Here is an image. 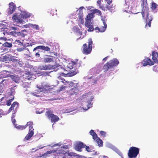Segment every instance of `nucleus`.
<instances>
[{
    "label": "nucleus",
    "instance_id": "f257e3e1",
    "mask_svg": "<svg viewBox=\"0 0 158 158\" xmlns=\"http://www.w3.org/2000/svg\"><path fill=\"white\" fill-rule=\"evenodd\" d=\"M142 3L141 4L142 7V15L143 19L146 21V24L145 26V27L146 28L148 26L149 27L151 26V21L152 20L153 18L150 16L148 18V15H149L148 13L149 9L148 6L147 0H142Z\"/></svg>",
    "mask_w": 158,
    "mask_h": 158
},
{
    "label": "nucleus",
    "instance_id": "f03ea898",
    "mask_svg": "<svg viewBox=\"0 0 158 158\" xmlns=\"http://www.w3.org/2000/svg\"><path fill=\"white\" fill-rule=\"evenodd\" d=\"M52 153H56L55 156H59L61 154H63L64 156L62 158H67V156H71V157H78L79 156L76 153L72 152H70L69 150L65 151L63 149L58 150V149H53L52 150L48 151L43 155L44 156H46L48 155L49 154Z\"/></svg>",
    "mask_w": 158,
    "mask_h": 158
},
{
    "label": "nucleus",
    "instance_id": "7ed1b4c3",
    "mask_svg": "<svg viewBox=\"0 0 158 158\" xmlns=\"http://www.w3.org/2000/svg\"><path fill=\"white\" fill-rule=\"evenodd\" d=\"M93 41L91 38H89L88 40V46L86 44H84L82 47V53L85 55H88L90 54L92 50Z\"/></svg>",
    "mask_w": 158,
    "mask_h": 158
},
{
    "label": "nucleus",
    "instance_id": "20e7f679",
    "mask_svg": "<svg viewBox=\"0 0 158 158\" xmlns=\"http://www.w3.org/2000/svg\"><path fill=\"white\" fill-rule=\"evenodd\" d=\"M139 153V150L137 148L132 147L129 150L128 155L130 158L136 157Z\"/></svg>",
    "mask_w": 158,
    "mask_h": 158
},
{
    "label": "nucleus",
    "instance_id": "39448f33",
    "mask_svg": "<svg viewBox=\"0 0 158 158\" xmlns=\"http://www.w3.org/2000/svg\"><path fill=\"white\" fill-rule=\"evenodd\" d=\"M46 115L48 118L50 119L51 122H56L59 120L60 118L58 116L52 113L51 111L50 110L47 111L45 113Z\"/></svg>",
    "mask_w": 158,
    "mask_h": 158
},
{
    "label": "nucleus",
    "instance_id": "423d86ee",
    "mask_svg": "<svg viewBox=\"0 0 158 158\" xmlns=\"http://www.w3.org/2000/svg\"><path fill=\"white\" fill-rule=\"evenodd\" d=\"M105 1L107 3V4L105 6H101V0H98L97 1V3L98 5L100 8L102 10H105L107 9L108 10H110L112 8V5L111 4L112 2V0H105Z\"/></svg>",
    "mask_w": 158,
    "mask_h": 158
},
{
    "label": "nucleus",
    "instance_id": "0eeeda50",
    "mask_svg": "<svg viewBox=\"0 0 158 158\" xmlns=\"http://www.w3.org/2000/svg\"><path fill=\"white\" fill-rule=\"evenodd\" d=\"M80 61H78L77 59H76L74 61H71L68 64L67 67L70 69H73L75 65L77 67H79L81 65Z\"/></svg>",
    "mask_w": 158,
    "mask_h": 158
},
{
    "label": "nucleus",
    "instance_id": "6e6552de",
    "mask_svg": "<svg viewBox=\"0 0 158 158\" xmlns=\"http://www.w3.org/2000/svg\"><path fill=\"white\" fill-rule=\"evenodd\" d=\"M9 7L7 9V13L8 15L12 14L15 10L16 6L13 2L9 3Z\"/></svg>",
    "mask_w": 158,
    "mask_h": 158
},
{
    "label": "nucleus",
    "instance_id": "1a4fd4ad",
    "mask_svg": "<svg viewBox=\"0 0 158 158\" xmlns=\"http://www.w3.org/2000/svg\"><path fill=\"white\" fill-rule=\"evenodd\" d=\"M142 63L143 66H145L148 65L152 66L154 64V62L148 57L145 58L142 61Z\"/></svg>",
    "mask_w": 158,
    "mask_h": 158
},
{
    "label": "nucleus",
    "instance_id": "9d476101",
    "mask_svg": "<svg viewBox=\"0 0 158 158\" xmlns=\"http://www.w3.org/2000/svg\"><path fill=\"white\" fill-rule=\"evenodd\" d=\"M57 59L55 57L52 56L46 55L43 59L44 63L53 62L56 61Z\"/></svg>",
    "mask_w": 158,
    "mask_h": 158
},
{
    "label": "nucleus",
    "instance_id": "9b49d317",
    "mask_svg": "<svg viewBox=\"0 0 158 158\" xmlns=\"http://www.w3.org/2000/svg\"><path fill=\"white\" fill-rule=\"evenodd\" d=\"M85 145L83 143L79 142L77 143L75 145L74 148L75 149L78 151L81 152L82 151L81 149L85 147Z\"/></svg>",
    "mask_w": 158,
    "mask_h": 158
},
{
    "label": "nucleus",
    "instance_id": "f8f14e48",
    "mask_svg": "<svg viewBox=\"0 0 158 158\" xmlns=\"http://www.w3.org/2000/svg\"><path fill=\"white\" fill-rule=\"evenodd\" d=\"M55 68V66H53L50 64L42 65L40 66L39 67V68L40 70H50L52 69H54Z\"/></svg>",
    "mask_w": 158,
    "mask_h": 158
},
{
    "label": "nucleus",
    "instance_id": "ddd939ff",
    "mask_svg": "<svg viewBox=\"0 0 158 158\" xmlns=\"http://www.w3.org/2000/svg\"><path fill=\"white\" fill-rule=\"evenodd\" d=\"M79 90L77 87H74L69 90V94L71 95H76L79 93Z\"/></svg>",
    "mask_w": 158,
    "mask_h": 158
},
{
    "label": "nucleus",
    "instance_id": "4468645a",
    "mask_svg": "<svg viewBox=\"0 0 158 158\" xmlns=\"http://www.w3.org/2000/svg\"><path fill=\"white\" fill-rule=\"evenodd\" d=\"M152 56L153 61H152L154 62V63H158V60L157 59L158 53L155 51H153L152 52Z\"/></svg>",
    "mask_w": 158,
    "mask_h": 158
},
{
    "label": "nucleus",
    "instance_id": "2eb2a0df",
    "mask_svg": "<svg viewBox=\"0 0 158 158\" xmlns=\"http://www.w3.org/2000/svg\"><path fill=\"white\" fill-rule=\"evenodd\" d=\"M110 63L108 61L103 66V69L104 71L106 72L112 68H113L112 66L111 65Z\"/></svg>",
    "mask_w": 158,
    "mask_h": 158
},
{
    "label": "nucleus",
    "instance_id": "dca6fc26",
    "mask_svg": "<svg viewBox=\"0 0 158 158\" xmlns=\"http://www.w3.org/2000/svg\"><path fill=\"white\" fill-rule=\"evenodd\" d=\"M109 62L111 64L113 67L117 65L119 63V61L116 59H113L109 61Z\"/></svg>",
    "mask_w": 158,
    "mask_h": 158
},
{
    "label": "nucleus",
    "instance_id": "f3484780",
    "mask_svg": "<svg viewBox=\"0 0 158 158\" xmlns=\"http://www.w3.org/2000/svg\"><path fill=\"white\" fill-rule=\"evenodd\" d=\"M12 19L15 20V21H16L17 23H21L23 21L22 20H20L18 18V16L17 15V14L15 13L12 16Z\"/></svg>",
    "mask_w": 158,
    "mask_h": 158
},
{
    "label": "nucleus",
    "instance_id": "a211bd4d",
    "mask_svg": "<svg viewBox=\"0 0 158 158\" xmlns=\"http://www.w3.org/2000/svg\"><path fill=\"white\" fill-rule=\"evenodd\" d=\"M34 129H29L28 133L25 137V138H31L34 135Z\"/></svg>",
    "mask_w": 158,
    "mask_h": 158
},
{
    "label": "nucleus",
    "instance_id": "6ab92c4d",
    "mask_svg": "<svg viewBox=\"0 0 158 158\" xmlns=\"http://www.w3.org/2000/svg\"><path fill=\"white\" fill-rule=\"evenodd\" d=\"M8 29L7 28H1V34H3L4 35H5L6 34L7 35H9V33L12 34L13 32L11 31L10 32H8Z\"/></svg>",
    "mask_w": 158,
    "mask_h": 158
},
{
    "label": "nucleus",
    "instance_id": "aec40b11",
    "mask_svg": "<svg viewBox=\"0 0 158 158\" xmlns=\"http://www.w3.org/2000/svg\"><path fill=\"white\" fill-rule=\"evenodd\" d=\"M21 15L22 18L25 19H27L30 16V15L29 14L25 11H22Z\"/></svg>",
    "mask_w": 158,
    "mask_h": 158
},
{
    "label": "nucleus",
    "instance_id": "412c9836",
    "mask_svg": "<svg viewBox=\"0 0 158 158\" xmlns=\"http://www.w3.org/2000/svg\"><path fill=\"white\" fill-rule=\"evenodd\" d=\"M103 23L104 26L100 28L99 32H104L106 29L107 27V24L104 20H103Z\"/></svg>",
    "mask_w": 158,
    "mask_h": 158
},
{
    "label": "nucleus",
    "instance_id": "4be33fe9",
    "mask_svg": "<svg viewBox=\"0 0 158 158\" xmlns=\"http://www.w3.org/2000/svg\"><path fill=\"white\" fill-rule=\"evenodd\" d=\"M83 14V11L81 10H79L78 13V18L80 20H81L82 22L83 23L84 22Z\"/></svg>",
    "mask_w": 158,
    "mask_h": 158
},
{
    "label": "nucleus",
    "instance_id": "5701e85b",
    "mask_svg": "<svg viewBox=\"0 0 158 158\" xmlns=\"http://www.w3.org/2000/svg\"><path fill=\"white\" fill-rule=\"evenodd\" d=\"M89 133L92 136L93 138H100L98 137L96 133L94 132V130H91L89 132Z\"/></svg>",
    "mask_w": 158,
    "mask_h": 158
},
{
    "label": "nucleus",
    "instance_id": "b1692460",
    "mask_svg": "<svg viewBox=\"0 0 158 158\" xmlns=\"http://www.w3.org/2000/svg\"><path fill=\"white\" fill-rule=\"evenodd\" d=\"M95 140L96 139H94ZM96 142L98 144L99 147H102L103 145V142L101 139H96Z\"/></svg>",
    "mask_w": 158,
    "mask_h": 158
},
{
    "label": "nucleus",
    "instance_id": "393cba45",
    "mask_svg": "<svg viewBox=\"0 0 158 158\" xmlns=\"http://www.w3.org/2000/svg\"><path fill=\"white\" fill-rule=\"evenodd\" d=\"M9 61H12L13 62L15 63L16 64H18L19 62V60H18L15 59V57L13 56H10Z\"/></svg>",
    "mask_w": 158,
    "mask_h": 158
},
{
    "label": "nucleus",
    "instance_id": "a878e982",
    "mask_svg": "<svg viewBox=\"0 0 158 158\" xmlns=\"http://www.w3.org/2000/svg\"><path fill=\"white\" fill-rule=\"evenodd\" d=\"M15 127L18 129L19 130H23L26 128V126H18L17 124L15 125Z\"/></svg>",
    "mask_w": 158,
    "mask_h": 158
},
{
    "label": "nucleus",
    "instance_id": "bb28decb",
    "mask_svg": "<svg viewBox=\"0 0 158 158\" xmlns=\"http://www.w3.org/2000/svg\"><path fill=\"white\" fill-rule=\"evenodd\" d=\"M94 16V15L93 12H92L91 13H89L87 15L86 19H90L93 18Z\"/></svg>",
    "mask_w": 158,
    "mask_h": 158
},
{
    "label": "nucleus",
    "instance_id": "cd10ccee",
    "mask_svg": "<svg viewBox=\"0 0 158 158\" xmlns=\"http://www.w3.org/2000/svg\"><path fill=\"white\" fill-rule=\"evenodd\" d=\"M92 12H93L94 15L96 13H97L98 15H102V13L101 11L98 9H94L92 10Z\"/></svg>",
    "mask_w": 158,
    "mask_h": 158
},
{
    "label": "nucleus",
    "instance_id": "c85d7f7f",
    "mask_svg": "<svg viewBox=\"0 0 158 158\" xmlns=\"http://www.w3.org/2000/svg\"><path fill=\"white\" fill-rule=\"evenodd\" d=\"M77 73L76 71H71L68 73V77H72L76 75Z\"/></svg>",
    "mask_w": 158,
    "mask_h": 158
},
{
    "label": "nucleus",
    "instance_id": "c756f323",
    "mask_svg": "<svg viewBox=\"0 0 158 158\" xmlns=\"http://www.w3.org/2000/svg\"><path fill=\"white\" fill-rule=\"evenodd\" d=\"M91 20L86 19V21L85 23V25L86 27H89L90 25Z\"/></svg>",
    "mask_w": 158,
    "mask_h": 158
},
{
    "label": "nucleus",
    "instance_id": "7c9ffc66",
    "mask_svg": "<svg viewBox=\"0 0 158 158\" xmlns=\"http://www.w3.org/2000/svg\"><path fill=\"white\" fill-rule=\"evenodd\" d=\"M3 46L5 47H7L8 48H11L12 46V45L11 43L5 42L3 44Z\"/></svg>",
    "mask_w": 158,
    "mask_h": 158
},
{
    "label": "nucleus",
    "instance_id": "2f4dec72",
    "mask_svg": "<svg viewBox=\"0 0 158 158\" xmlns=\"http://www.w3.org/2000/svg\"><path fill=\"white\" fill-rule=\"evenodd\" d=\"M33 122H29L27 123V124L26 125V127L27 126H29V129H33Z\"/></svg>",
    "mask_w": 158,
    "mask_h": 158
},
{
    "label": "nucleus",
    "instance_id": "473e14b6",
    "mask_svg": "<svg viewBox=\"0 0 158 158\" xmlns=\"http://www.w3.org/2000/svg\"><path fill=\"white\" fill-rule=\"evenodd\" d=\"M157 7V4L154 2H152V3L151 6V8L153 10H155Z\"/></svg>",
    "mask_w": 158,
    "mask_h": 158
},
{
    "label": "nucleus",
    "instance_id": "72a5a7b5",
    "mask_svg": "<svg viewBox=\"0 0 158 158\" xmlns=\"http://www.w3.org/2000/svg\"><path fill=\"white\" fill-rule=\"evenodd\" d=\"M25 73L26 75H28V76H27L26 77L27 78H28L29 79V78L31 77H30V76H31L32 75V74H31V72H30L28 71H25Z\"/></svg>",
    "mask_w": 158,
    "mask_h": 158
},
{
    "label": "nucleus",
    "instance_id": "f704fd0d",
    "mask_svg": "<svg viewBox=\"0 0 158 158\" xmlns=\"http://www.w3.org/2000/svg\"><path fill=\"white\" fill-rule=\"evenodd\" d=\"M100 134L102 137H106V132L103 131H100Z\"/></svg>",
    "mask_w": 158,
    "mask_h": 158
},
{
    "label": "nucleus",
    "instance_id": "c9c22d12",
    "mask_svg": "<svg viewBox=\"0 0 158 158\" xmlns=\"http://www.w3.org/2000/svg\"><path fill=\"white\" fill-rule=\"evenodd\" d=\"M88 105L87 106V107L86 108V107H83L84 109L85 110H87L89 109L92 106V104H91V102H87Z\"/></svg>",
    "mask_w": 158,
    "mask_h": 158
},
{
    "label": "nucleus",
    "instance_id": "e433bc0d",
    "mask_svg": "<svg viewBox=\"0 0 158 158\" xmlns=\"http://www.w3.org/2000/svg\"><path fill=\"white\" fill-rule=\"evenodd\" d=\"M50 48L48 46L45 47L43 46V50H44L46 51H50Z\"/></svg>",
    "mask_w": 158,
    "mask_h": 158
},
{
    "label": "nucleus",
    "instance_id": "4c0bfd02",
    "mask_svg": "<svg viewBox=\"0 0 158 158\" xmlns=\"http://www.w3.org/2000/svg\"><path fill=\"white\" fill-rule=\"evenodd\" d=\"M43 46L41 45V46H38L34 48L33 49V51H35V50H36L37 49H40L41 50H43Z\"/></svg>",
    "mask_w": 158,
    "mask_h": 158
},
{
    "label": "nucleus",
    "instance_id": "58836bf2",
    "mask_svg": "<svg viewBox=\"0 0 158 158\" xmlns=\"http://www.w3.org/2000/svg\"><path fill=\"white\" fill-rule=\"evenodd\" d=\"M87 27L89 28L88 29V31H93L94 29L92 26L90 25L89 27Z\"/></svg>",
    "mask_w": 158,
    "mask_h": 158
},
{
    "label": "nucleus",
    "instance_id": "ea45409f",
    "mask_svg": "<svg viewBox=\"0 0 158 158\" xmlns=\"http://www.w3.org/2000/svg\"><path fill=\"white\" fill-rule=\"evenodd\" d=\"M18 104H19L17 102H15L11 105V106H12V107H13V108H14L16 105L17 106L16 107H17L18 106Z\"/></svg>",
    "mask_w": 158,
    "mask_h": 158
},
{
    "label": "nucleus",
    "instance_id": "a19ab883",
    "mask_svg": "<svg viewBox=\"0 0 158 158\" xmlns=\"http://www.w3.org/2000/svg\"><path fill=\"white\" fill-rule=\"evenodd\" d=\"M85 150L87 151L88 152H91V147L90 148L89 146H87L86 145L85 146Z\"/></svg>",
    "mask_w": 158,
    "mask_h": 158
},
{
    "label": "nucleus",
    "instance_id": "79ce46f5",
    "mask_svg": "<svg viewBox=\"0 0 158 158\" xmlns=\"http://www.w3.org/2000/svg\"><path fill=\"white\" fill-rule=\"evenodd\" d=\"M33 28L37 30H39V26L36 24L33 25Z\"/></svg>",
    "mask_w": 158,
    "mask_h": 158
},
{
    "label": "nucleus",
    "instance_id": "37998d69",
    "mask_svg": "<svg viewBox=\"0 0 158 158\" xmlns=\"http://www.w3.org/2000/svg\"><path fill=\"white\" fill-rule=\"evenodd\" d=\"M61 148H64L65 150H67L69 148V147L68 145H63L61 147Z\"/></svg>",
    "mask_w": 158,
    "mask_h": 158
},
{
    "label": "nucleus",
    "instance_id": "c03bdc74",
    "mask_svg": "<svg viewBox=\"0 0 158 158\" xmlns=\"http://www.w3.org/2000/svg\"><path fill=\"white\" fill-rule=\"evenodd\" d=\"M10 57L7 56H4L3 59L5 61H9V60Z\"/></svg>",
    "mask_w": 158,
    "mask_h": 158
},
{
    "label": "nucleus",
    "instance_id": "a18cd8bd",
    "mask_svg": "<svg viewBox=\"0 0 158 158\" xmlns=\"http://www.w3.org/2000/svg\"><path fill=\"white\" fill-rule=\"evenodd\" d=\"M12 121L14 125L15 126V125H16V124H15L16 121L15 119V118H11Z\"/></svg>",
    "mask_w": 158,
    "mask_h": 158
},
{
    "label": "nucleus",
    "instance_id": "49530a36",
    "mask_svg": "<svg viewBox=\"0 0 158 158\" xmlns=\"http://www.w3.org/2000/svg\"><path fill=\"white\" fill-rule=\"evenodd\" d=\"M153 70L154 71H156L157 69V66L155 65L153 66Z\"/></svg>",
    "mask_w": 158,
    "mask_h": 158
},
{
    "label": "nucleus",
    "instance_id": "de8ad7c7",
    "mask_svg": "<svg viewBox=\"0 0 158 158\" xmlns=\"http://www.w3.org/2000/svg\"><path fill=\"white\" fill-rule=\"evenodd\" d=\"M66 86L62 85L60 87V90L62 91L63 89H65Z\"/></svg>",
    "mask_w": 158,
    "mask_h": 158
},
{
    "label": "nucleus",
    "instance_id": "09e8293b",
    "mask_svg": "<svg viewBox=\"0 0 158 158\" xmlns=\"http://www.w3.org/2000/svg\"><path fill=\"white\" fill-rule=\"evenodd\" d=\"M11 104V102L10 101L8 100L6 102V105L8 106H9Z\"/></svg>",
    "mask_w": 158,
    "mask_h": 158
},
{
    "label": "nucleus",
    "instance_id": "8fccbe9b",
    "mask_svg": "<svg viewBox=\"0 0 158 158\" xmlns=\"http://www.w3.org/2000/svg\"><path fill=\"white\" fill-rule=\"evenodd\" d=\"M61 75L64 76V77L68 76V74H65L64 73H61L60 74Z\"/></svg>",
    "mask_w": 158,
    "mask_h": 158
},
{
    "label": "nucleus",
    "instance_id": "3c124183",
    "mask_svg": "<svg viewBox=\"0 0 158 158\" xmlns=\"http://www.w3.org/2000/svg\"><path fill=\"white\" fill-rule=\"evenodd\" d=\"M10 28L11 30H17L18 28L17 27H10Z\"/></svg>",
    "mask_w": 158,
    "mask_h": 158
},
{
    "label": "nucleus",
    "instance_id": "603ef678",
    "mask_svg": "<svg viewBox=\"0 0 158 158\" xmlns=\"http://www.w3.org/2000/svg\"><path fill=\"white\" fill-rule=\"evenodd\" d=\"M94 29L95 30H98V31H96L97 32H99L100 28L99 27H96Z\"/></svg>",
    "mask_w": 158,
    "mask_h": 158
},
{
    "label": "nucleus",
    "instance_id": "864d4df0",
    "mask_svg": "<svg viewBox=\"0 0 158 158\" xmlns=\"http://www.w3.org/2000/svg\"><path fill=\"white\" fill-rule=\"evenodd\" d=\"M13 109L14 108H13V107H12V106H11V107L9 109V111L10 112L12 110H13Z\"/></svg>",
    "mask_w": 158,
    "mask_h": 158
},
{
    "label": "nucleus",
    "instance_id": "5fc2aeb1",
    "mask_svg": "<svg viewBox=\"0 0 158 158\" xmlns=\"http://www.w3.org/2000/svg\"><path fill=\"white\" fill-rule=\"evenodd\" d=\"M60 80H62V82L64 83V81H65V79L63 78H60Z\"/></svg>",
    "mask_w": 158,
    "mask_h": 158
},
{
    "label": "nucleus",
    "instance_id": "6e6d98bb",
    "mask_svg": "<svg viewBox=\"0 0 158 158\" xmlns=\"http://www.w3.org/2000/svg\"><path fill=\"white\" fill-rule=\"evenodd\" d=\"M15 43H18V44H19H19H20V43H21V42H20L19 40H15Z\"/></svg>",
    "mask_w": 158,
    "mask_h": 158
},
{
    "label": "nucleus",
    "instance_id": "4d7b16f0",
    "mask_svg": "<svg viewBox=\"0 0 158 158\" xmlns=\"http://www.w3.org/2000/svg\"><path fill=\"white\" fill-rule=\"evenodd\" d=\"M15 114L14 113V114H12V115L11 118H15Z\"/></svg>",
    "mask_w": 158,
    "mask_h": 158
},
{
    "label": "nucleus",
    "instance_id": "13d9d810",
    "mask_svg": "<svg viewBox=\"0 0 158 158\" xmlns=\"http://www.w3.org/2000/svg\"><path fill=\"white\" fill-rule=\"evenodd\" d=\"M14 98V97H11V99H10L9 100L11 102H12Z\"/></svg>",
    "mask_w": 158,
    "mask_h": 158
},
{
    "label": "nucleus",
    "instance_id": "bf43d9fd",
    "mask_svg": "<svg viewBox=\"0 0 158 158\" xmlns=\"http://www.w3.org/2000/svg\"><path fill=\"white\" fill-rule=\"evenodd\" d=\"M35 56H38L39 57L40 56V54L38 52L36 53H35Z\"/></svg>",
    "mask_w": 158,
    "mask_h": 158
},
{
    "label": "nucleus",
    "instance_id": "052dcab7",
    "mask_svg": "<svg viewBox=\"0 0 158 158\" xmlns=\"http://www.w3.org/2000/svg\"><path fill=\"white\" fill-rule=\"evenodd\" d=\"M4 81L1 78H0V84H2Z\"/></svg>",
    "mask_w": 158,
    "mask_h": 158
},
{
    "label": "nucleus",
    "instance_id": "680f3d73",
    "mask_svg": "<svg viewBox=\"0 0 158 158\" xmlns=\"http://www.w3.org/2000/svg\"><path fill=\"white\" fill-rule=\"evenodd\" d=\"M108 56H106L105 57V58H104L103 59V60L104 61H106L107 60V58H108Z\"/></svg>",
    "mask_w": 158,
    "mask_h": 158
},
{
    "label": "nucleus",
    "instance_id": "e2e57ef3",
    "mask_svg": "<svg viewBox=\"0 0 158 158\" xmlns=\"http://www.w3.org/2000/svg\"><path fill=\"white\" fill-rule=\"evenodd\" d=\"M98 154H99V153H98L97 152H95V153L94 155H98Z\"/></svg>",
    "mask_w": 158,
    "mask_h": 158
},
{
    "label": "nucleus",
    "instance_id": "0e129e2a",
    "mask_svg": "<svg viewBox=\"0 0 158 158\" xmlns=\"http://www.w3.org/2000/svg\"><path fill=\"white\" fill-rule=\"evenodd\" d=\"M79 33L81 35H82V32L81 31H79Z\"/></svg>",
    "mask_w": 158,
    "mask_h": 158
},
{
    "label": "nucleus",
    "instance_id": "69168bd1",
    "mask_svg": "<svg viewBox=\"0 0 158 158\" xmlns=\"http://www.w3.org/2000/svg\"><path fill=\"white\" fill-rule=\"evenodd\" d=\"M94 97H93V96H92L91 97V101H92V99H93L94 98Z\"/></svg>",
    "mask_w": 158,
    "mask_h": 158
},
{
    "label": "nucleus",
    "instance_id": "338daca9",
    "mask_svg": "<svg viewBox=\"0 0 158 158\" xmlns=\"http://www.w3.org/2000/svg\"><path fill=\"white\" fill-rule=\"evenodd\" d=\"M41 113V112H38V113L37 112V113L40 114V113Z\"/></svg>",
    "mask_w": 158,
    "mask_h": 158
},
{
    "label": "nucleus",
    "instance_id": "774afa93",
    "mask_svg": "<svg viewBox=\"0 0 158 158\" xmlns=\"http://www.w3.org/2000/svg\"><path fill=\"white\" fill-rule=\"evenodd\" d=\"M58 145V144H55V145H54V146H56V145Z\"/></svg>",
    "mask_w": 158,
    "mask_h": 158
}]
</instances>
